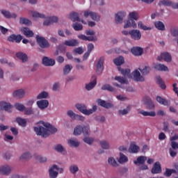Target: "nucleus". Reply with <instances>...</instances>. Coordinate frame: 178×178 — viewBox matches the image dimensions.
Listing matches in <instances>:
<instances>
[{"label":"nucleus","instance_id":"23","mask_svg":"<svg viewBox=\"0 0 178 178\" xmlns=\"http://www.w3.org/2000/svg\"><path fill=\"white\" fill-rule=\"evenodd\" d=\"M67 116L71 118V119H73V120H81V122H84V120L86 119L83 116L79 115L74 112H68Z\"/></svg>","mask_w":178,"mask_h":178},{"label":"nucleus","instance_id":"47","mask_svg":"<svg viewBox=\"0 0 178 178\" xmlns=\"http://www.w3.org/2000/svg\"><path fill=\"white\" fill-rule=\"evenodd\" d=\"M102 148H103V149H109L111 145H109V143L106 140H102L99 143Z\"/></svg>","mask_w":178,"mask_h":178},{"label":"nucleus","instance_id":"13","mask_svg":"<svg viewBox=\"0 0 178 178\" xmlns=\"http://www.w3.org/2000/svg\"><path fill=\"white\" fill-rule=\"evenodd\" d=\"M126 12L124 11L118 12L115 15V23L117 24L123 23V18L126 17Z\"/></svg>","mask_w":178,"mask_h":178},{"label":"nucleus","instance_id":"55","mask_svg":"<svg viewBox=\"0 0 178 178\" xmlns=\"http://www.w3.org/2000/svg\"><path fill=\"white\" fill-rule=\"evenodd\" d=\"M138 29H140L141 30H144L145 31L151 30V27H147V26L144 25V24H143V22H139L138 23Z\"/></svg>","mask_w":178,"mask_h":178},{"label":"nucleus","instance_id":"21","mask_svg":"<svg viewBox=\"0 0 178 178\" xmlns=\"http://www.w3.org/2000/svg\"><path fill=\"white\" fill-rule=\"evenodd\" d=\"M1 13L6 19H16L17 17L16 13H10V12L6 10H1Z\"/></svg>","mask_w":178,"mask_h":178},{"label":"nucleus","instance_id":"46","mask_svg":"<svg viewBox=\"0 0 178 178\" xmlns=\"http://www.w3.org/2000/svg\"><path fill=\"white\" fill-rule=\"evenodd\" d=\"M32 16L33 17H34L35 19H45V15L44 14H41L37 11H34L32 13Z\"/></svg>","mask_w":178,"mask_h":178},{"label":"nucleus","instance_id":"4","mask_svg":"<svg viewBox=\"0 0 178 178\" xmlns=\"http://www.w3.org/2000/svg\"><path fill=\"white\" fill-rule=\"evenodd\" d=\"M129 35L132 40H134L135 41H140L141 40V31L138 29H132L129 31Z\"/></svg>","mask_w":178,"mask_h":178},{"label":"nucleus","instance_id":"54","mask_svg":"<svg viewBox=\"0 0 178 178\" xmlns=\"http://www.w3.org/2000/svg\"><path fill=\"white\" fill-rule=\"evenodd\" d=\"M34 158H35L37 161H39L40 163H44V162H47V157H42L37 154H34Z\"/></svg>","mask_w":178,"mask_h":178},{"label":"nucleus","instance_id":"1","mask_svg":"<svg viewBox=\"0 0 178 178\" xmlns=\"http://www.w3.org/2000/svg\"><path fill=\"white\" fill-rule=\"evenodd\" d=\"M40 124H43L44 127L38 126L34 127V131L36 133L38 136H41L44 138H47V137H49L50 134H54V133H56L58 129L54 127L51 124L48 122H44L43 121H40L39 122Z\"/></svg>","mask_w":178,"mask_h":178},{"label":"nucleus","instance_id":"58","mask_svg":"<svg viewBox=\"0 0 178 178\" xmlns=\"http://www.w3.org/2000/svg\"><path fill=\"white\" fill-rule=\"evenodd\" d=\"M82 133L83 136H90V133H91L90 131V127L88 126L82 127Z\"/></svg>","mask_w":178,"mask_h":178},{"label":"nucleus","instance_id":"3","mask_svg":"<svg viewBox=\"0 0 178 178\" xmlns=\"http://www.w3.org/2000/svg\"><path fill=\"white\" fill-rule=\"evenodd\" d=\"M36 41L40 48H49V42H48V40L45 38L37 35Z\"/></svg>","mask_w":178,"mask_h":178},{"label":"nucleus","instance_id":"2","mask_svg":"<svg viewBox=\"0 0 178 178\" xmlns=\"http://www.w3.org/2000/svg\"><path fill=\"white\" fill-rule=\"evenodd\" d=\"M128 17L129 19L124 26V29H129V27L136 29V27H137V24L135 20H138V19H140V15H138V13L136 11L131 12L129 13Z\"/></svg>","mask_w":178,"mask_h":178},{"label":"nucleus","instance_id":"22","mask_svg":"<svg viewBox=\"0 0 178 178\" xmlns=\"http://www.w3.org/2000/svg\"><path fill=\"white\" fill-rule=\"evenodd\" d=\"M12 172V168L8 165H3L0 167V175H4V176H8Z\"/></svg>","mask_w":178,"mask_h":178},{"label":"nucleus","instance_id":"56","mask_svg":"<svg viewBox=\"0 0 178 178\" xmlns=\"http://www.w3.org/2000/svg\"><path fill=\"white\" fill-rule=\"evenodd\" d=\"M172 173H176V170L166 168L165 172H164V176H166V177H170Z\"/></svg>","mask_w":178,"mask_h":178},{"label":"nucleus","instance_id":"11","mask_svg":"<svg viewBox=\"0 0 178 178\" xmlns=\"http://www.w3.org/2000/svg\"><path fill=\"white\" fill-rule=\"evenodd\" d=\"M69 19H70L72 22H81L83 24H87V22H86L84 19H80L79 13L76 12L71 13L69 15Z\"/></svg>","mask_w":178,"mask_h":178},{"label":"nucleus","instance_id":"50","mask_svg":"<svg viewBox=\"0 0 178 178\" xmlns=\"http://www.w3.org/2000/svg\"><path fill=\"white\" fill-rule=\"evenodd\" d=\"M115 80L121 84H127V79L123 76H115Z\"/></svg>","mask_w":178,"mask_h":178},{"label":"nucleus","instance_id":"64","mask_svg":"<svg viewBox=\"0 0 178 178\" xmlns=\"http://www.w3.org/2000/svg\"><path fill=\"white\" fill-rule=\"evenodd\" d=\"M70 170L71 173L74 175V173L79 172V167H77V165H71L70 168Z\"/></svg>","mask_w":178,"mask_h":178},{"label":"nucleus","instance_id":"12","mask_svg":"<svg viewBox=\"0 0 178 178\" xmlns=\"http://www.w3.org/2000/svg\"><path fill=\"white\" fill-rule=\"evenodd\" d=\"M22 40H23V36H22L21 35L13 34L8 37V41H9V42H15L17 44H19V42H20Z\"/></svg>","mask_w":178,"mask_h":178},{"label":"nucleus","instance_id":"57","mask_svg":"<svg viewBox=\"0 0 178 178\" xmlns=\"http://www.w3.org/2000/svg\"><path fill=\"white\" fill-rule=\"evenodd\" d=\"M72 27L75 31H80L81 30H83V25L79 23L73 24Z\"/></svg>","mask_w":178,"mask_h":178},{"label":"nucleus","instance_id":"5","mask_svg":"<svg viewBox=\"0 0 178 178\" xmlns=\"http://www.w3.org/2000/svg\"><path fill=\"white\" fill-rule=\"evenodd\" d=\"M84 17L87 19L90 16L91 17L92 20H94L95 22H99V15L97 14V13H94L90 10H86L83 12Z\"/></svg>","mask_w":178,"mask_h":178},{"label":"nucleus","instance_id":"10","mask_svg":"<svg viewBox=\"0 0 178 178\" xmlns=\"http://www.w3.org/2000/svg\"><path fill=\"white\" fill-rule=\"evenodd\" d=\"M104 60H105V58L102 56L97 62L96 65V73L97 74H101L104 72Z\"/></svg>","mask_w":178,"mask_h":178},{"label":"nucleus","instance_id":"40","mask_svg":"<svg viewBox=\"0 0 178 178\" xmlns=\"http://www.w3.org/2000/svg\"><path fill=\"white\" fill-rule=\"evenodd\" d=\"M156 81L157 84L159 85L161 88H162V90H165L166 88V85H165V83H163V81L162 80V78H161V76H156Z\"/></svg>","mask_w":178,"mask_h":178},{"label":"nucleus","instance_id":"18","mask_svg":"<svg viewBox=\"0 0 178 178\" xmlns=\"http://www.w3.org/2000/svg\"><path fill=\"white\" fill-rule=\"evenodd\" d=\"M132 77L135 81H144V76H141V74L138 70H136L132 72Z\"/></svg>","mask_w":178,"mask_h":178},{"label":"nucleus","instance_id":"41","mask_svg":"<svg viewBox=\"0 0 178 178\" xmlns=\"http://www.w3.org/2000/svg\"><path fill=\"white\" fill-rule=\"evenodd\" d=\"M68 145H70V147H74L76 148L80 145V143L76 139H70L68 140Z\"/></svg>","mask_w":178,"mask_h":178},{"label":"nucleus","instance_id":"52","mask_svg":"<svg viewBox=\"0 0 178 178\" xmlns=\"http://www.w3.org/2000/svg\"><path fill=\"white\" fill-rule=\"evenodd\" d=\"M129 161V159H127V156H126L124 154L120 153V159L118 162L120 163H124Z\"/></svg>","mask_w":178,"mask_h":178},{"label":"nucleus","instance_id":"33","mask_svg":"<svg viewBox=\"0 0 178 178\" xmlns=\"http://www.w3.org/2000/svg\"><path fill=\"white\" fill-rule=\"evenodd\" d=\"M154 27L160 31H165V24L161 21H156L154 22Z\"/></svg>","mask_w":178,"mask_h":178},{"label":"nucleus","instance_id":"24","mask_svg":"<svg viewBox=\"0 0 178 178\" xmlns=\"http://www.w3.org/2000/svg\"><path fill=\"white\" fill-rule=\"evenodd\" d=\"M131 54L135 55V56H140L144 53V49L140 47H133L131 49Z\"/></svg>","mask_w":178,"mask_h":178},{"label":"nucleus","instance_id":"60","mask_svg":"<svg viewBox=\"0 0 178 178\" xmlns=\"http://www.w3.org/2000/svg\"><path fill=\"white\" fill-rule=\"evenodd\" d=\"M108 162L110 165H112V166H114L115 168L118 166V162H116V160L112 157L108 158Z\"/></svg>","mask_w":178,"mask_h":178},{"label":"nucleus","instance_id":"44","mask_svg":"<svg viewBox=\"0 0 178 178\" xmlns=\"http://www.w3.org/2000/svg\"><path fill=\"white\" fill-rule=\"evenodd\" d=\"M102 90L104 91H110V92H113L115 91V88L112 87V86L109 84H105L102 87Z\"/></svg>","mask_w":178,"mask_h":178},{"label":"nucleus","instance_id":"19","mask_svg":"<svg viewBox=\"0 0 178 178\" xmlns=\"http://www.w3.org/2000/svg\"><path fill=\"white\" fill-rule=\"evenodd\" d=\"M92 81L88 84H86V90H88V91H90L91 90H92L94 88V87H95V86H97V76H92V79H91Z\"/></svg>","mask_w":178,"mask_h":178},{"label":"nucleus","instance_id":"15","mask_svg":"<svg viewBox=\"0 0 178 178\" xmlns=\"http://www.w3.org/2000/svg\"><path fill=\"white\" fill-rule=\"evenodd\" d=\"M26 94V91L23 89H19L13 92V97L14 98H17V99H22L23 97H24Z\"/></svg>","mask_w":178,"mask_h":178},{"label":"nucleus","instance_id":"61","mask_svg":"<svg viewBox=\"0 0 178 178\" xmlns=\"http://www.w3.org/2000/svg\"><path fill=\"white\" fill-rule=\"evenodd\" d=\"M53 91H59L60 90V83L59 82H56L53 84L52 88Z\"/></svg>","mask_w":178,"mask_h":178},{"label":"nucleus","instance_id":"25","mask_svg":"<svg viewBox=\"0 0 178 178\" xmlns=\"http://www.w3.org/2000/svg\"><path fill=\"white\" fill-rule=\"evenodd\" d=\"M156 99L159 104L164 105V106H169V105H170V100H168L161 96H157Z\"/></svg>","mask_w":178,"mask_h":178},{"label":"nucleus","instance_id":"45","mask_svg":"<svg viewBox=\"0 0 178 178\" xmlns=\"http://www.w3.org/2000/svg\"><path fill=\"white\" fill-rule=\"evenodd\" d=\"M83 133V127L80 125L76 126L74 129V136H80Z\"/></svg>","mask_w":178,"mask_h":178},{"label":"nucleus","instance_id":"38","mask_svg":"<svg viewBox=\"0 0 178 178\" xmlns=\"http://www.w3.org/2000/svg\"><path fill=\"white\" fill-rule=\"evenodd\" d=\"M78 38H79V40H82L83 41H94V40H95L94 36H86L85 35H78Z\"/></svg>","mask_w":178,"mask_h":178},{"label":"nucleus","instance_id":"29","mask_svg":"<svg viewBox=\"0 0 178 178\" xmlns=\"http://www.w3.org/2000/svg\"><path fill=\"white\" fill-rule=\"evenodd\" d=\"M64 45H66V47H77L79 45V41L76 39L65 40Z\"/></svg>","mask_w":178,"mask_h":178},{"label":"nucleus","instance_id":"20","mask_svg":"<svg viewBox=\"0 0 178 178\" xmlns=\"http://www.w3.org/2000/svg\"><path fill=\"white\" fill-rule=\"evenodd\" d=\"M165 60V62H171L172 61V56L168 52H164L161 54V56L158 57V60Z\"/></svg>","mask_w":178,"mask_h":178},{"label":"nucleus","instance_id":"63","mask_svg":"<svg viewBox=\"0 0 178 178\" xmlns=\"http://www.w3.org/2000/svg\"><path fill=\"white\" fill-rule=\"evenodd\" d=\"M54 149L57 152H63V151H65V148L60 144L56 145Z\"/></svg>","mask_w":178,"mask_h":178},{"label":"nucleus","instance_id":"32","mask_svg":"<svg viewBox=\"0 0 178 178\" xmlns=\"http://www.w3.org/2000/svg\"><path fill=\"white\" fill-rule=\"evenodd\" d=\"M14 108H15L17 111H19V112H26V106L22 103H15Z\"/></svg>","mask_w":178,"mask_h":178},{"label":"nucleus","instance_id":"31","mask_svg":"<svg viewBox=\"0 0 178 178\" xmlns=\"http://www.w3.org/2000/svg\"><path fill=\"white\" fill-rule=\"evenodd\" d=\"M16 56L17 58H18V59H20V60H22L24 63L25 62H27V59H29V58L27 57V54L23 52L17 53Z\"/></svg>","mask_w":178,"mask_h":178},{"label":"nucleus","instance_id":"42","mask_svg":"<svg viewBox=\"0 0 178 178\" xmlns=\"http://www.w3.org/2000/svg\"><path fill=\"white\" fill-rule=\"evenodd\" d=\"M139 70L143 76H147V74H149L151 68L148 66H145L143 68H139Z\"/></svg>","mask_w":178,"mask_h":178},{"label":"nucleus","instance_id":"26","mask_svg":"<svg viewBox=\"0 0 178 178\" xmlns=\"http://www.w3.org/2000/svg\"><path fill=\"white\" fill-rule=\"evenodd\" d=\"M58 22V17H50L47 18L44 22H43L44 26H50V24H53V23H57Z\"/></svg>","mask_w":178,"mask_h":178},{"label":"nucleus","instance_id":"9","mask_svg":"<svg viewBox=\"0 0 178 178\" xmlns=\"http://www.w3.org/2000/svg\"><path fill=\"white\" fill-rule=\"evenodd\" d=\"M10 109H13V105L9 102L5 101L0 102V111H5V112H9Z\"/></svg>","mask_w":178,"mask_h":178},{"label":"nucleus","instance_id":"49","mask_svg":"<svg viewBox=\"0 0 178 178\" xmlns=\"http://www.w3.org/2000/svg\"><path fill=\"white\" fill-rule=\"evenodd\" d=\"M119 72H120L121 74H122V76H129V74H130V69H122V67H118Z\"/></svg>","mask_w":178,"mask_h":178},{"label":"nucleus","instance_id":"35","mask_svg":"<svg viewBox=\"0 0 178 178\" xmlns=\"http://www.w3.org/2000/svg\"><path fill=\"white\" fill-rule=\"evenodd\" d=\"M75 108L79 111V112H88L87 107L84 104L78 103L75 105Z\"/></svg>","mask_w":178,"mask_h":178},{"label":"nucleus","instance_id":"51","mask_svg":"<svg viewBox=\"0 0 178 178\" xmlns=\"http://www.w3.org/2000/svg\"><path fill=\"white\" fill-rule=\"evenodd\" d=\"M16 122L18 123L19 126H22V127H26V124L27 123L26 120L22 119L21 118H17Z\"/></svg>","mask_w":178,"mask_h":178},{"label":"nucleus","instance_id":"6","mask_svg":"<svg viewBox=\"0 0 178 178\" xmlns=\"http://www.w3.org/2000/svg\"><path fill=\"white\" fill-rule=\"evenodd\" d=\"M159 6H171L173 9H178V3H172L170 0H161L159 2Z\"/></svg>","mask_w":178,"mask_h":178},{"label":"nucleus","instance_id":"36","mask_svg":"<svg viewBox=\"0 0 178 178\" xmlns=\"http://www.w3.org/2000/svg\"><path fill=\"white\" fill-rule=\"evenodd\" d=\"M113 62L116 66H120L124 63V58L123 56H119L114 59Z\"/></svg>","mask_w":178,"mask_h":178},{"label":"nucleus","instance_id":"37","mask_svg":"<svg viewBox=\"0 0 178 178\" xmlns=\"http://www.w3.org/2000/svg\"><path fill=\"white\" fill-rule=\"evenodd\" d=\"M129 151L133 154H137V152L140 151V147L137 146L136 144H131L129 146Z\"/></svg>","mask_w":178,"mask_h":178},{"label":"nucleus","instance_id":"48","mask_svg":"<svg viewBox=\"0 0 178 178\" xmlns=\"http://www.w3.org/2000/svg\"><path fill=\"white\" fill-rule=\"evenodd\" d=\"M72 69H73V66L70 65H66L63 68V74H69V73H70V72L72 71Z\"/></svg>","mask_w":178,"mask_h":178},{"label":"nucleus","instance_id":"53","mask_svg":"<svg viewBox=\"0 0 178 178\" xmlns=\"http://www.w3.org/2000/svg\"><path fill=\"white\" fill-rule=\"evenodd\" d=\"M48 92L43 91L37 96V99H44L48 98Z\"/></svg>","mask_w":178,"mask_h":178},{"label":"nucleus","instance_id":"16","mask_svg":"<svg viewBox=\"0 0 178 178\" xmlns=\"http://www.w3.org/2000/svg\"><path fill=\"white\" fill-rule=\"evenodd\" d=\"M50 178H57L58 177V165H54L49 170Z\"/></svg>","mask_w":178,"mask_h":178},{"label":"nucleus","instance_id":"14","mask_svg":"<svg viewBox=\"0 0 178 178\" xmlns=\"http://www.w3.org/2000/svg\"><path fill=\"white\" fill-rule=\"evenodd\" d=\"M152 173L153 175H158L159 173H162V167L161 166V163L159 161H156L152 168Z\"/></svg>","mask_w":178,"mask_h":178},{"label":"nucleus","instance_id":"7","mask_svg":"<svg viewBox=\"0 0 178 178\" xmlns=\"http://www.w3.org/2000/svg\"><path fill=\"white\" fill-rule=\"evenodd\" d=\"M143 104L146 105L147 109H150L151 111H154L155 109V104L152 102L150 97L145 96L143 97Z\"/></svg>","mask_w":178,"mask_h":178},{"label":"nucleus","instance_id":"59","mask_svg":"<svg viewBox=\"0 0 178 178\" xmlns=\"http://www.w3.org/2000/svg\"><path fill=\"white\" fill-rule=\"evenodd\" d=\"M143 116H152L154 118V116H156V113L155 112H140Z\"/></svg>","mask_w":178,"mask_h":178},{"label":"nucleus","instance_id":"17","mask_svg":"<svg viewBox=\"0 0 178 178\" xmlns=\"http://www.w3.org/2000/svg\"><path fill=\"white\" fill-rule=\"evenodd\" d=\"M21 31L22 34H24V35H25V37H26L27 38H31V37H34V32H33V31L30 30L27 27H22L21 29Z\"/></svg>","mask_w":178,"mask_h":178},{"label":"nucleus","instance_id":"8","mask_svg":"<svg viewBox=\"0 0 178 178\" xmlns=\"http://www.w3.org/2000/svg\"><path fill=\"white\" fill-rule=\"evenodd\" d=\"M96 102L99 106H102L105 109H111V108H113V104L112 103L106 102L105 100H102V99H97Z\"/></svg>","mask_w":178,"mask_h":178},{"label":"nucleus","instance_id":"62","mask_svg":"<svg viewBox=\"0 0 178 178\" xmlns=\"http://www.w3.org/2000/svg\"><path fill=\"white\" fill-rule=\"evenodd\" d=\"M83 141L84 143H86V144H88L89 145H91V144L92 143H94V138H90V137H85L83 138Z\"/></svg>","mask_w":178,"mask_h":178},{"label":"nucleus","instance_id":"30","mask_svg":"<svg viewBox=\"0 0 178 178\" xmlns=\"http://www.w3.org/2000/svg\"><path fill=\"white\" fill-rule=\"evenodd\" d=\"M146 161H147V156H140L137 158L136 161H134V163L135 165H144Z\"/></svg>","mask_w":178,"mask_h":178},{"label":"nucleus","instance_id":"28","mask_svg":"<svg viewBox=\"0 0 178 178\" xmlns=\"http://www.w3.org/2000/svg\"><path fill=\"white\" fill-rule=\"evenodd\" d=\"M36 104L40 109H45V108H48V106L49 105L48 100L38 101Z\"/></svg>","mask_w":178,"mask_h":178},{"label":"nucleus","instance_id":"27","mask_svg":"<svg viewBox=\"0 0 178 178\" xmlns=\"http://www.w3.org/2000/svg\"><path fill=\"white\" fill-rule=\"evenodd\" d=\"M42 63L44 66H54L55 65V60L48 57H44L42 58Z\"/></svg>","mask_w":178,"mask_h":178},{"label":"nucleus","instance_id":"43","mask_svg":"<svg viewBox=\"0 0 178 178\" xmlns=\"http://www.w3.org/2000/svg\"><path fill=\"white\" fill-rule=\"evenodd\" d=\"M20 161H29L31 159V154L29 152L24 153L19 158Z\"/></svg>","mask_w":178,"mask_h":178},{"label":"nucleus","instance_id":"39","mask_svg":"<svg viewBox=\"0 0 178 178\" xmlns=\"http://www.w3.org/2000/svg\"><path fill=\"white\" fill-rule=\"evenodd\" d=\"M19 24H25V26H31V21L26 17L19 18Z\"/></svg>","mask_w":178,"mask_h":178},{"label":"nucleus","instance_id":"34","mask_svg":"<svg viewBox=\"0 0 178 178\" xmlns=\"http://www.w3.org/2000/svg\"><path fill=\"white\" fill-rule=\"evenodd\" d=\"M154 69H156V70H160L161 72H168L169 71V68H168L163 64H156L154 66Z\"/></svg>","mask_w":178,"mask_h":178}]
</instances>
